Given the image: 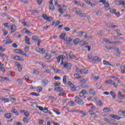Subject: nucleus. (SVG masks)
<instances>
[{
    "label": "nucleus",
    "instance_id": "1",
    "mask_svg": "<svg viewBox=\"0 0 125 125\" xmlns=\"http://www.w3.org/2000/svg\"><path fill=\"white\" fill-rule=\"evenodd\" d=\"M114 3L116 5H125V0H115L114 1Z\"/></svg>",
    "mask_w": 125,
    "mask_h": 125
},
{
    "label": "nucleus",
    "instance_id": "2",
    "mask_svg": "<svg viewBox=\"0 0 125 125\" xmlns=\"http://www.w3.org/2000/svg\"><path fill=\"white\" fill-rule=\"evenodd\" d=\"M75 101L79 104V105H83V102L82 99H80L78 97H75Z\"/></svg>",
    "mask_w": 125,
    "mask_h": 125
},
{
    "label": "nucleus",
    "instance_id": "3",
    "mask_svg": "<svg viewBox=\"0 0 125 125\" xmlns=\"http://www.w3.org/2000/svg\"><path fill=\"white\" fill-rule=\"evenodd\" d=\"M36 51L38 52L39 53H42V54H44V53H45V50H44V48L37 47L36 48Z\"/></svg>",
    "mask_w": 125,
    "mask_h": 125
},
{
    "label": "nucleus",
    "instance_id": "4",
    "mask_svg": "<svg viewBox=\"0 0 125 125\" xmlns=\"http://www.w3.org/2000/svg\"><path fill=\"white\" fill-rule=\"evenodd\" d=\"M92 62H100L101 61V59L99 57H98L97 56H94L93 58V59L91 60Z\"/></svg>",
    "mask_w": 125,
    "mask_h": 125
},
{
    "label": "nucleus",
    "instance_id": "5",
    "mask_svg": "<svg viewBox=\"0 0 125 125\" xmlns=\"http://www.w3.org/2000/svg\"><path fill=\"white\" fill-rule=\"evenodd\" d=\"M72 67V64L71 63H68L66 62L63 64V68H66V69H70Z\"/></svg>",
    "mask_w": 125,
    "mask_h": 125
},
{
    "label": "nucleus",
    "instance_id": "6",
    "mask_svg": "<svg viewBox=\"0 0 125 125\" xmlns=\"http://www.w3.org/2000/svg\"><path fill=\"white\" fill-rule=\"evenodd\" d=\"M15 64L16 66H17L19 72H22V66H21V64L18 62H16Z\"/></svg>",
    "mask_w": 125,
    "mask_h": 125
},
{
    "label": "nucleus",
    "instance_id": "7",
    "mask_svg": "<svg viewBox=\"0 0 125 125\" xmlns=\"http://www.w3.org/2000/svg\"><path fill=\"white\" fill-rule=\"evenodd\" d=\"M110 117L112 118V119H115V120H121L122 118L121 117L118 116V115H114V114H111L110 115Z\"/></svg>",
    "mask_w": 125,
    "mask_h": 125
},
{
    "label": "nucleus",
    "instance_id": "8",
    "mask_svg": "<svg viewBox=\"0 0 125 125\" xmlns=\"http://www.w3.org/2000/svg\"><path fill=\"white\" fill-rule=\"evenodd\" d=\"M72 10L76 13V14H79L81 12V9L77 7L72 8Z\"/></svg>",
    "mask_w": 125,
    "mask_h": 125
},
{
    "label": "nucleus",
    "instance_id": "9",
    "mask_svg": "<svg viewBox=\"0 0 125 125\" xmlns=\"http://www.w3.org/2000/svg\"><path fill=\"white\" fill-rule=\"evenodd\" d=\"M55 91H58V92H63V88L61 87H56L54 89Z\"/></svg>",
    "mask_w": 125,
    "mask_h": 125
},
{
    "label": "nucleus",
    "instance_id": "10",
    "mask_svg": "<svg viewBox=\"0 0 125 125\" xmlns=\"http://www.w3.org/2000/svg\"><path fill=\"white\" fill-rule=\"evenodd\" d=\"M103 111L104 113H108V112L112 111V109L111 108L104 107L103 109Z\"/></svg>",
    "mask_w": 125,
    "mask_h": 125
},
{
    "label": "nucleus",
    "instance_id": "11",
    "mask_svg": "<svg viewBox=\"0 0 125 125\" xmlns=\"http://www.w3.org/2000/svg\"><path fill=\"white\" fill-rule=\"evenodd\" d=\"M86 93V91L85 90H83L80 93V96L81 97H83V96H84Z\"/></svg>",
    "mask_w": 125,
    "mask_h": 125
},
{
    "label": "nucleus",
    "instance_id": "12",
    "mask_svg": "<svg viewBox=\"0 0 125 125\" xmlns=\"http://www.w3.org/2000/svg\"><path fill=\"white\" fill-rule=\"evenodd\" d=\"M104 122H106V123H107V124H108V125H113V122H112V121H111L110 120H109V119L108 118H104Z\"/></svg>",
    "mask_w": 125,
    "mask_h": 125
},
{
    "label": "nucleus",
    "instance_id": "13",
    "mask_svg": "<svg viewBox=\"0 0 125 125\" xmlns=\"http://www.w3.org/2000/svg\"><path fill=\"white\" fill-rule=\"evenodd\" d=\"M91 116L93 117V118H97L98 116H97V115H96V114H95L94 113V112H93V111H89Z\"/></svg>",
    "mask_w": 125,
    "mask_h": 125
},
{
    "label": "nucleus",
    "instance_id": "14",
    "mask_svg": "<svg viewBox=\"0 0 125 125\" xmlns=\"http://www.w3.org/2000/svg\"><path fill=\"white\" fill-rule=\"evenodd\" d=\"M17 52L18 53H20V54H21V55H24V56H26L27 55L26 54V53H25L23 51H22L20 49H17L16 50Z\"/></svg>",
    "mask_w": 125,
    "mask_h": 125
},
{
    "label": "nucleus",
    "instance_id": "15",
    "mask_svg": "<svg viewBox=\"0 0 125 125\" xmlns=\"http://www.w3.org/2000/svg\"><path fill=\"white\" fill-rule=\"evenodd\" d=\"M117 80H118V83H119V84H121V85H122L123 86H124V87H125V83H124V82L121 81V80H120V79L119 78H117Z\"/></svg>",
    "mask_w": 125,
    "mask_h": 125
},
{
    "label": "nucleus",
    "instance_id": "16",
    "mask_svg": "<svg viewBox=\"0 0 125 125\" xmlns=\"http://www.w3.org/2000/svg\"><path fill=\"white\" fill-rule=\"evenodd\" d=\"M45 58H46L47 60L50 59V58H51V55L48 53H46L45 54Z\"/></svg>",
    "mask_w": 125,
    "mask_h": 125
},
{
    "label": "nucleus",
    "instance_id": "17",
    "mask_svg": "<svg viewBox=\"0 0 125 125\" xmlns=\"http://www.w3.org/2000/svg\"><path fill=\"white\" fill-rule=\"evenodd\" d=\"M88 73V70L87 69H80V73L81 74H87Z\"/></svg>",
    "mask_w": 125,
    "mask_h": 125
},
{
    "label": "nucleus",
    "instance_id": "18",
    "mask_svg": "<svg viewBox=\"0 0 125 125\" xmlns=\"http://www.w3.org/2000/svg\"><path fill=\"white\" fill-rule=\"evenodd\" d=\"M4 81H9L7 77H3L0 76V82H4Z\"/></svg>",
    "mask_w": 125,
    "mask_h": 125
},
{
    "label": "nucleus",
    "instance_id": "19",
    "mask_svg": "<svg viewBox=\"0 0 125 125\" xmlns=\"http://www.w3.org/2000/svg\"><path fill=\"white\" fill-rule=\"evenodd\" d=\"M89 105L90 106V108L92 110L90 111H92L93 112V111H95V110H96V107H95L94 105L92 104H90Z\"/></svg>",
    "mask_w": 125,
    "mask_h": 125
},
{
    "label": "nucleus",
    "instance_id": "20",
    "mask_svg": "<svg viewBox=\"0 0 125 125\" xmlns=\"http://www.w3.org/2000/svg\"><path fill=\"white\" fill-rule=\"evenodd\" d=\"M109 5H110V4L109 3H105L104 4V8H105V10H109Z\"/></svg>",
    "mask_w": 125,
    "mask_h": 125
},
{
    "label": "nucleus",
    "instance_id": "21",
    "mask_svg": "<svg viewBox=\"0 0 125 125\" xmlns=\"http://www.w3.org/2000/svg\"><path fill=\"white\" fill-rule=\"evenodd\" d=\"M25 43L26 44H31L30 43V38L28 36L25 37Z\"/></svg>",
    "mask_w": 125,
    "mask_h": 125
},
{
    "label": "nucleus",
    "instance_id": "22",
    "mask_svg": "<svg viewBox=\"0 0 125 125\" xmlns=\"http://www.w3.org/2000/svg\"><path fill=\"white\" fill-rule=\"evenodd\" d=\"M113 82L114 81H113V80H110L105 81L104 83H105V84H112Z\"/></svg>",
    "mask_w": 125,
    "mask_h": 125
},
{
    "label": "nucleus",
    "instance_id": "23",
    "mask_svg": "<svg viewBox=\"0 0 125 125\" xmlns=\"http://www.w3.org/2000/svg\"><path fill=\"white\" fill-rule=\"evenodd\" d=\"M62 82L64 84H67V76L66 75L63 77Z\"/></svg>",
    "mask_w": 125,
    "mask_h": 125
},
{
    "label": "nucleus",
    "instance_id": "24",
    "mask_svg": "<svg viewBox=\"0 0 125 125\" xmlns=\"http://www.w3.org/2000/svg\"><path fill=\"white\" fill-rule=\"evenodd\" d=\"M64 41L67 42H71L72 41V39L70 38L69 36H67L65 37V39H64Z\"/></svg>",
    "mask_w": 125,
    "mask_h": 125
},
{
    "label": "nucleus",
    "instance_id": "25",
    "mask_svg": "<svg viewBox=\"0 0 125 125\" xmlns=\"http://www.w3.org/2000/svg\"><path fill=\"white\" fill-rule=\"evenodd\" d=\"M67 59H74L75 60L76 59V57L71 55V54H69L68 56L67 57Z\"/></svg>",
    "mask_w": 125,
    "mask_h": 125
},
{
    "label": "nucleus",
    "instance_id": "26",
    "mask_svg": "<svg viewBox=\"0 0 125 125\" xmlns=\"http://www.w3.org/2000/svg\"><path fill=\"white\" fill-rule=\"evenodd\" d=\"M11 112L13 113L14 114H15V115H17V116L19 115V113H18V111H17V110H16V109L15 108L12 109Z\"/></svg>",
    "mask_w": 125,
    "mask_h": 125
},
{
    "label": "nucleus",
    "instance_id": "27",
    "mask_svg": "<svg viewBox=\"0 0 125 125\" xmlns=\"http://www.w3.org/2000/svg\"><path fill=\"white\" fill-rule=\"evenodd\" d=\"M69 106H76V103H75V102L73 101H70L68 103Z\"/></svg>",
    "mask_w": 125,
    "mask_h": 125
},
{
    "label": "nucleus",
    "instance_id": "28",
    "mask_svg": "<svg viewBox=\"0 0 125 125\" xmlns=\"http://www.w3.org/2000/svg\"><path fill=\"white\" fill-rule=\"evenodd\" d=\"M118 43H122V42L121 41H115V42H110V44H113V45H116L118 44Z\"/></svg>",
    "mask_w": 125,
    "mask_h": 125
},
{
    "label": "nucleus",
    "instance_id": "29",
    "mask_svg": "<svg viewBox=\"0 0 125 125\" xmlns=\"http://www.w3.org/2000/svg\"><path fill=\"white\" fill-rule=\"evenodd\" d=\"M15 31H16V25H13L11 26V33L14 32Z\"/></svg>",
    "mask_w": 125,
    "mask_h": 125
},
{
    "label": "nucleus",
    "instance_id": "30",
    "mask_svg": "<svg viewBox=\"0 0 125 125\" xmlns=\"http://www.w3.org/2000/svg\"><path fill=\"white\" fill-rule=\"evenodd\" d=\"M48 83V81L47 80L45 79L42 81V84H43L44 86H45L46 84Z\"/></svg>",
    "mask_w": 125,
    "mask_h": 125
},
{
    "label": "nucleus",
    "instance_id": "31",
    "mask_svg": "<svg viewBox=\"0 0 125 125\" xmlns=\"http://www.w3.org/2000/svg\"><path fill=\"white\" fill-rule=\"evenodd\" d=\"M79 42H80V39L76 38L73 40V42L74 44H78V43H79Z\"/></svg>",
    "mask_w": 125,
    "mask_h": 125
},
{
    "label": "nucleus",
    "instance_id": "32",
    "mask_svg": "<svg viewBox=\"0 0 125 125\" xmlns=\"http://www.w3.org/2000/svg\"><path fill=\"white\" fill-rule=\"evenodd\" d=\"M30 95H32V96H36V97H39L40 96V94L36 93V92H32L30 93Z\"/></svg>",
    "mask_w": 125,
    "mask_h": 125
},
{
    "label": "nucleus",
    "instance_id": "33",
    "mask_svg": "<svg viewBox=\"0 0 125 125\" xmlns=\"http://www.w3.org/2000/svg\"><path fill=\"white\" fill-rule=\"evenodd\" d=\"M121 73L122 74H125V65L122 66L121 67Z\"/></svg>",
    "mask_w": 125,
    "mask_h": 125
},
{
    "label": "nucleus",
    "instance_id": "34",
    "mask_svg": "<svg viewBox=\"0 0 125 125\" xmlns=\"http://www.w3.org/2000/svg\"><path fill=\"white\" fill-rule=\"evenodd\" d=\"M4 116L6 119H10L11 118V114L10 113L5 114Z\"/></svg>",
    "mask_w": 125,
    "mask_h": 125
},
{
    "label": "nucleus",
    "instance_id": "35",
    "mask_svg": "<svg viewBox=\"0 0 125 125\" xmlns=\"http://www.w3.org/2000/svg\"><path fill=\"white\" fill-rule=\"evenodd\" d=\"M110 95L112 96L113 99L116 98V93L114 92L110 91Z\"/></svg>",
    "mask_w": 125,
    "mask_h": 125
},
{
    "label": "nucleus",
    "instance_id": "36",
    "mask_svg": "<svg viewBox=\"0 0 125 125\" xmlns=\"http://www.w3.org/2000/svg\"><path fill=\"white\" fill-rule=\"evenodd\" d=\"M65 36H66V33H63L60 36V40H63V39H64V38H65Z\"/></svg>",
    "mask_w": 125,
    "mask_h": 125
},
{
    "label": "nucleus",
    "instance_id": "37",
    "mask_svg": "<svg viewBox=\"0 0 125 125\" xmlns=\"http://www.w3.org/2000/svg\"><path fill=\"white\" fill-rule=\"evenodd\" d=\"M67 85H68V86H69V87H70L71 88H72V87H74V86H75V85H74V84L73 83H72L70 82H68L67 83Z\"/></svg>",
    "mask_w": 125,
    "mask_h": 125
},
{
    "label": "nucleus",
    "instance_id": "38",
    "mask_svg": "<svg viewBox=\"0 0 125 125\" xmlns=\"http://www.w3.org/2000/svg\"><path fill=\"white\" fill-rule=\"evenodd\" d=\"M80 45H86L87 44V42L84 41H81L80 42Z\"/></svg>",
    "mask_w": 125,
    "mask_h": 125
},
{
    "label": "nucleus",
    "instance_id": "39",
    "mask_svg": "<svg viewBox=\"0 0 125 125\" xmlns=\"http://www.w3.org/2000/svg\"><path fill=\"white\" fill-rule=\"evenodd\" d=\"M1 101L4 102H9V100L8 98H1Z\"/></svg>",
    "mask_w": 125,
    "mask_h": 125
},
{
    "label": "nucleus",
    "instance_id": "40",
    "mask_svg": "<svg viewBox=\"0 0 125 125\" xmlns=\"http://www.w3.org/2000/svg\"><path fill=\"white\" fill-rule=\"evenodd\" d=\"M37 92H41L42 90V88L41 86H38L36 89Z\"/></svg>",
    "mask_w": 125,
    "mask_h": 125
},
{
    "label": "nucleus",
    "instance_id": "41",
    "mask_svg": "<svg viewBox=\"0 0 125 125\" xmlns=\"http://www.w3.org/2000/svg\"><path fill=\"white\" fill-rule=\"evenodd\" d=\"M108 11L111 13H115L116 12V9L109 8Z\"/></svg>",
    "mask_w": 125,
    "mask_h": 125
},
{
    "label": "nucleus",
    "instance_id": "42",
    "mask_svg": "<svg viewBox=\"0 0 125 125\" xmlns=\"http://www.w3.org/2000/svg\"><path fill=\"white\" fill-rule=\"evenodd\" d=\"M79 16L80 17H87L86 14L83 13H79Z\"/></svg>",
    "mask_w": 125,
    "mask_h": 125
},
{
    "label": "nucleus",
    "instance_id": "43",
    "mask_svg": "<svg viewBox=\"0 0 125 125\" xmlns=\"http://www.w3.org/2000/svg\"><path fill=\"white\" fill-rule=\"evenodd\" d=\"M32 40V41H34V42H38V41H39V39L36 36H33Z\"/></svg>",
    "mask_w": 125,
    "mask_h": 125
},
{
    "label": "nucleus",
    "instance_id": "44",
    "mask_svg": "<svg viewBox=\"0 0 125 125\" xmlns=\"http://www.w3.org/2000/svg\"><path fill=\"white\" fill-rule=\"evenodd\" d=\"M74 76L76 79H81V78H82V76H81L80 74H74Z\"/></svg>",
    "mask_w": 125,
    "mask_h": 125
},
{
    "label": "nucleus",
    "instance_id": "45",
    "mask_svg": "<svg viewBox=\"0 0 125 125\" xmlns=\"http://www.w3.org/2000/svg\"><path fill=\"white\" fill-rule=\"evenodd\" d=\"M23 121L25 124H28V123H29V119L26 117L23 118Z\"/></svg>",
    "mask_w": 125,
    "mask_h": 125
},
{
    "label": "nucleus",
    "instance_id": "46",
    "mask_svg": "<svg viewBox=\"0 0 125 125\" xmlns=\"http://www.w3.org/2000/svg\"><path fill=\"white\" fill-rule=\"evenodd\" d=\"M6 16L10 20V21H11V22H13L14 23V22H15V21H14V19H13V18H12L9 16Z\"/></svg>",
    "mask_w": 125,
    "mask_h": 125
},
{
    "label": "nucleus",
    "instance_id": "47",
    "mask_svg": "<svg viewBox=\"0 0 125 125\" xmlns=\"http://www.w3.org/2000/svg\"><path fill=\"white\" fill-rule=\"evenodd\" d=\"M23 112H24V114L26 117V118H28L29 114V112H28V111L24 110V111H23Z\"/></svg>",
    "mask_w": 125,
    "mask_h": 125
},
{
    "label": "nucleus",
    "instance_id": "48",
    "mask_svg": "<svg viewBox=\"0 0 125 125\" xmlns=\"http://www.w3.org/2000/svg\"><path fill=\"white\" fill-rule=\"evenodd\" d=\"M89 92L90 94H92V95H93V94H95V92L94 91V89H90Z\"/></svg>",
    "mask_w": 125,
    "mask_h": 125
},
{
    "label": "nucleus",
    "instance_id": "49",
    "mask_svg": "<svg viewBox=\"0 0 125 125\" xmlns=\"http://www.w3.org/2000/svg\"><path fill=\"white\" fill-rule=\"evenodd\" d=\"M103 41L105 42L106 43H109L110 44V42H110V40L109 39H107V38L104 39Z\"/></svg>",
    "mask_w": 125,
    "mask_h": 125
},
{
    "label": "nucleus",
    "instance_id": "50",
    "mask_svg": "<svg viewBox=\"0 0 125 125\" xmlns=\"http://www.w3.org/2000/svg\"><path fill=\"white\" fill-rule=\"evenodd\" d=\"M15 36H16V38H17L18 39H19V38H21V34L19 33H17L15 34Z\"/></svg>",
    "mask_w": 125,
    "mask_h": 125
},
{
    "label": "nucleus",
    "instance_id": "51",
    "mask_svg": "<svg viewBox=\"0 0 125 125\" xmlns=\"http://www.w3.org/2000/svg\"><path fill=\"white\" fill-rule=\"evenodd\" d=\"M97 105H98V106H102V105H103V103H102V102L99 100L98 101Z\"/></svg>",
    "mask_w": 125,
    "mask_h": 125
},
{
    "label": "nucleus",
    "instance_id": "52",
    "mask_svg": "<svg viewBox=\"0 0 125 125\" xmlns=\"http://www.w3.org/2000/svg\"><path fill=\"white\" fill-rule=\"evenodd\" d=\"M49 9H50L51 10H55V8H54V5H50L49 6Z\"/></svg>",
    "mask_w": 125,
    "mask_h": 125
},
{
    "label": "nucleus",
    "instance_id": "53",
    "mask_svg": "<svg viewBox=\"0 0 125 125\" xmlns=\"http://www.w3.org/2000/svg\"><path fill=\"white\" fill-rule=\"evenodd\" d=\"M99 3H103V4H105L106 3V0H99Z\"/></svg>",
    "mask_w": 125,
    "mask_h": 125
},
{
    "label": "nucleus",
    "instance_id": "54",
    "mask_svg": "<svg viewBox=\"0 0 125 125\" xmlns=\"http://www.w3.org/2000/svg\"><path fill=\"white\" fill-rule=\"evenodd\" d=\"M103 64L104 65H111V64L109 63V62H107L106 61H103Z\"/></svg>",
    "mask_w": 125,
    "mask_h": 125
},
{
    "label": "nucleus",
    "instance_id": "55",
    "mask_svg": "<svg viewBox=\"0 0 125 125\" xmlns=\"http://www.w3.org/2000/svg\"><path fill=\"white\" fill-rule=\"evenodd\" d=\"M54 79V80H56V81H59V80H61V78L60 77H58L57 76H55Z\"/></svg>",
    "mask_w": 125,
    "mask_h": 125
},
{
    "label": "nucleus",
    "instance_id": "56",
    "mask_svg": "<svg viewBox=\"0 0 125 125\" xmlns=\"http://www.w3.org/2000/svg\"><path fill=\"white\" fill-rule=\"evenodd\" d=\"M47 17V15H46V14H43L42 15V18H43V19H44V20H46Z\"/></svg>",
    "mask_w": 125,
    "mask_h": 125
},
{
    "label": "nucleus",
    "instance_id": "57",
    "mask_svg": "<svg viewBox=\"0 0 125 125\" xmlns=\"http://www.w3.org/2000/svg\"><path fill=\"white\" fill-rule=\"evenodd\" d=\"M56 59L58 61V63H59L60 62V60H61V56H58L56 57Z\"/></svg>",
    "mask_w": 125,
    "mask_h": 125
},
{
    "label": "nucleus",
    "instance_id": "58",
    "mask_svg": "<svg viewBox=\"0 0 125 125\" xmlns=\"http://www.w3.org/2000/svg\"><path fill=\"white\" fill-rule=\"evenodd\" d=\"M33 74L34 75H38V74H39V71L36 69H34Z\"/></svg>",
    "mask_w": 125,
    "mask_h": 125
},
{
    "label": "nucleus",
    "instance_id": "59",
    "mask_svg": "<svg viewBox=\"0 0 125 125\" xmlns=\"http://www.w3.org/2000/svg\"><path fill=\"white\" fill-rule=\"evenodd\" d=\"M29 79H30V78L29 77V76H28V75H26L24 77V80L25 81H29Z\"/></svg>",
    "mask_w": 125,
    "mask_h": 125
},
{
    "label": "nucleus",
    "instance_id": "60",
    "mask_svg": "<svg viewBox=\"0 0 125 125\" xmlns=\"http://www.w3.org/2000/svg\"><path fill=\"white\" fill-rule=\"evenodd\" d=\"M94 13H95L96 15H97V16L100 15V13L99 12V11L97 10V11H94Z\"/></svg>",
    "mask_w": 125,
    "mask_h": 125
},
{
    "label": "nucleus",
    "instance_id": "61",
    "mask_svg": "<svg viewBox=\"0 0 125 125\" xmlns=\"http://www.w3.org/2000/svg\"><path fill=\"white\" fill-rule=\"evenodd\" d=\"M58 11L60 12V13L61 14H63V12H64L63 11V9H62V8H59V9H58Z\"/></svg>",
    "mask_w": 125,
    "mask_h": 125
},
{
    "label": "nucleus",
    "instance_id": "62",
    "mask_svg": "<svg viewBox=\"0 0 125 125\" xmlns=\"http://www.w3.org/2000/svg\"><path fill=\"white\" fill-rule=\"evenodd\" d=\"M51 20H52V17H48L46 20V21H51Z\"/></svg>",
    "mask_w": 125,
    "mask_h": 125
},
{
    "label": "nucleus",
    "instance_id": "63",
    "mask_svg": "<svg viewBox=\"0 0 125 125\" xmlns=\"http://www.w3.org/2000/svg\"><path fill=\"white\" fill-rule=\"evenodd\" d=\"M71 90L72 91H76L77 90V88H76V86H74L71 88Z\"/></svg>",
    "mask_w": 125,
    "mask_h": 125
},
{
    "label": "nucleus",
    "instance_id": "64",
    "mask_svg": "<svg viewBox=\"0 0 125 125\" xmlns=\"http://www.w3.org/2000/svg\"><path fill=\"white\" fill-rule=\"evenodd\" d=\"M64 30H65L66 32H69L71 29H70V27H66L64 28Z\"/></svg>",
    "mask_w": 125,
    "mask_h": 125
}]
</instances>
